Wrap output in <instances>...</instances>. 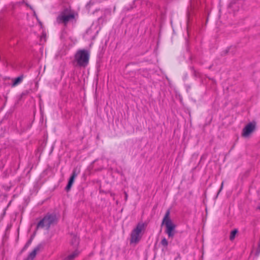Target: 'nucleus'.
Segmentation results:
<instances>
[{"mask_svg": "<svg viewBox=\"0 0 260 260\" xmlns=\"http://www.w3.org/2000/svg\"><path fill=\"white\" fill-rule=\"evenodd\" d=\"M76 13L70 9H65L61 11L56 18V22L59 24L66 25L69 22L75 19Z\"/></svg>", "mask_w": 260, "mask_h": 260, "instance_id": "2", "label": "nucleus"}, {"mask_svg": "<svg viewBox=\"0 0 260 260\" xmlns=\"http://www.w3.org/2000/svg\"><path fill=\"white\" fill-rule=\"evenodd\" d=\"M56 215L53 214H47L37 224V228H45L48 230L50 226L56 221Z\"/></svg>", "mask_w": 260, "mask_h": 260, "instance_id": "5", "label": "nucleus"}, {"mask_svg": "<svg viewBox=\"0 0 260 260\" xmlns=\"http://www.w3.org/2000/svg\"><path fill=\"white\" fill-rule=\"evenodd\" d=\"M257 209L260 210V204L257 206Z\"/></svg>", "mask_w": 260, "mask_h": 260, "instance_id": "16", "label": "nucleus"}, {"mask_svg": "<svg viewBox=\"0 0 260 260\" xmlns=\"http://www.w3.org/2000/svg\"><path fill=\"white\" fill-rule=\"evenodd\" d=\"M237 233H238V231L236 229L232 231L230 234V239L231 240H233L235 239V236H236V234H237Z\"/></svg>", "mask_w": 260, "mask_h": 260, "instance_id": "11", "label": "nucleus"}, {"mask_svg": "<svg viewBox=\"0 0 260 260\" xmlns=\"http://www.w3.org/2000/svg\"><path fill=\"white\" fill-rule=\"evenodd\" d=\"M72 244L75 246L78 245L79 244V238L76 236H74L73 237V241L72 242Z\"/></svg>", "mask_w": 260, "mask_h": 260, "instance_id": "12", "label": "nucleus"}, {"mask_svg": "<svg viewBox=\"0 0 260 260\" xmlns=\"http://www.w3.org/2000/svg\"><path fill=\"white\" fill-rule=\"evenodd\" d=\"M170 211L168 210L164 217L162 224H165L166 227V233L168 237L173 238L175 235V224L172 222L170 217Z\"/></svg>", "mask_w": 260, "mask_h": 260, "instance_id": "4", "label": "nucleus"}, {"mask_svg": "<svg viewBox=\"0 0 260 260\" xmlns=\"http://www.w3.org/2000/svg\"><path fill=\"white\" fill-rule=\"evenodd\" d=\"M255 128V123L254 122H250L248 123L243 129L242 136L244 138L248 137L254 131Z\"/></svg>", "mask_w": 260, "mask_h": 260, "instance_id": "6", "label": "nucleus"}, {"mask_svg": "<svg viewBox=\"0 0 260 260\" xmlns=\"http://www.w3.org/2000/svg\"><path fill=\"white\" fill-rule=\"evenodd\" d=\"M161 244L165 246V247H167L168 245V241L167 240V239L165 238H164L161 241Z\"/></svg>", "mask_w": 260, "mask_h": 260, "instance_id": "13", "label": "nucleus"}, {"mask_svg": "<svg viewBox=\"0 0 260 260\" xmlns=\"http://www.w3.org/2000/svg\"><path fill=\"white\" fill-rule=\"evenodd\" d=\"M89 52L86 50H79L75 55V60L78 66L85 67L89 62Z\"/></svg>", "mask_w": 260, "mask_h": 260, "instance_id": "3", "label": "nucleus"}, {"mask_svg": "<svg viewBox=\"0 0 260 260\" xmlns=\"http://www.w3.org/2000/svg\"><path fill=\"white\" fill-rule=\"evenodd\" d=\"M147 224L145 223L140 222H139L136 226L132 230L131 234V244L138 243L142 238L143 233L144 232Z\"/></svg>", "mask_w": 260, "mask_h": 260, "instance_id": "1", "label": "nucleus"}, {"mask_svg": "<svg viewBox=\"0 0 260 260\" xmlns=\"http://www.w3.org/2000/svg\"><path fill=\"white\" fill-rule=\"evenodd\" d=\"M23 77L22 76H19L17 77L14 80L13 83L12 84L13 86H15L20 83H21L22 81Z\"/></svg>", "mask_w": 260, "mask_h": 260, "instance_id": "10", "label": "nucleus"}, {"mask_svg": "<svg viewBox=\"0 0 260 260\" xmlns=\"http://www.w3.org/2000/svg\"><path fill=\"white\" fill-rule=\"evenodd\" d=\"M80 251L78 249L74 250L72 253L69 254L64 260H73L75 257L78 256Z\"/></svg>", "mask_w": 260, "mask_h": 260, "instance_id": "8", "label": "nucleus"}, {"mask_svg": "<svg viewBox=\"0 0 260 260\" xmlns=\"http://www.w3.org/2000/svg\"><path fill=\"white\" fill-rule=\"evenodd\" d=\"M223 186V182H222V183H221V187H220V189L219 190V191H221V190L222 189Z\"/></svg>", "mask_w": 260, "mask_h": 260, "instance_id": "14", "label": "nucleus"}, {"mask_svg": "<svg viewBox=\"0 0 260 260\" xmlns=\"http://www.w3.org/2000/svg\"><path fill=\"white\" fill-rule=\"evenodd\" d=\"M125 200H126L127 198V194L126 192H125Z\"/></svg>", "mask_w": 260, "mask_h": 260, "instance_id": "15", "label": "nucleus"}, {"mask_svg": "<svg viewBox=\"0 0 260 260\" xmlns=\"http://www.w3.org/2000/svg\"><path fill=\"white\" fill-rule=\"evenodd\" d=\"M77 174L74 171L73 172L72 175L71 176L69 181L68 182V184L66 186V190H69L71 188L72 184L74 181L75 178L76 177Z\"/></svg>", "mask_w": 260, "mask_h": 260, "instance_id": "7", "label": "nucleus"}, {"mask_svg": "<svg viewBox=\"0 0 260 260\" xmlns=\"http://www.w3.org/2000/svg\"><path fill=\"white\" fill-rule=\"evenodd\" d=\"M39 250V248L37 247L35 248L28 255L27 258L25 260H33L36 257L37 252Z\"/></svg>", "mask_w": 260, "mask_h": 260, "instance_id": "9", "label": "nucleus"}]
</instances>
